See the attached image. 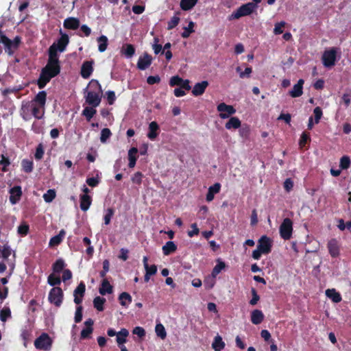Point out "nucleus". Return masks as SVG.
Here are the masks:
<instances>
[{"mask_svg":"<svg viewBox=\"0 0 351 351\" xmlns=\"http://www.w3.org/2000/svg\"><path fill=\"white\" fill-rule=\"evenodd\" d=\"M60 61L47 60V64L44 66L37 80V85L40 89H43L50 82L60 73Z\"/></svg>","mask_w":351,"mask_h":351,"instance_id":"1","label":"nucleus"},{"mask_svg":"<svg viewBox=\"0 0 351 351\" xmlns=\"http://www.w3.org/2000/svg\"><path fill=\"white\" fill-rule=\"evenodd\" d=\"M257 7L258 5L253 2L243 4L230 16L229 19H238L242 16L250 15Z\"/></svg>","mask_w":351,"mask_h":351,"instance_id":"2","label":"nucleus"},{"mask_svg":"<svg viewBox=\"0 0 351 351\" xmlns=\"http://www.w3.org/2000/svg\"><path fill=\"white\" fill-rule=\"evenodd\" d=\"M64 298L62 289L59 287H53L49 293L48 300L51 304L59 307L61 306Z\"/></svg>","mask_w":351,"mask_h":351,"instance_id":"3","label":"nucleus"},{"mask_svg":"<svg viewBox=\"0 0 351 351\" xmlns=\"http://www.w3.org/2000/svg\"><path fill=\"white\" fill-rule=\"evenodd\" d=\"M52 346V340L47 333H42L34 341V346L38 350H49Z\"/></svg>","mask_w":351,"mask_h":351,"instance_id":"4","label":"nucleus"},{"mask_svg":"<svg viewBox=\"0 0 351 351\" xmlns=\"http://www.w3.org/2000/svg\"><path fill=\"white\" fill-rule=\"evenodd\" d=\"M280 235L284 240L291 238L293 232V222L289 218H285L282 221L279 228Z\"/></svg>","mask_w":351,"mask_h":351,"instance_id":"5","label":"nucleus"},{"mask_svg":"<svg viewBox=\"0 0 351 351\" xmlns=\"http://www.w3.org/2000/svg\"><path fill=\"white\" fill-rule=\"evenodd\" d=\"M84 90L86 103L93 108L99 106L101 101L103 93L88 91V87Z\"/></svg>","mask_w":351,"mask_h":351,"instance_id":"6","label":"nucleus"},{"mask_svg":"<svg viewBox=\"0 0 351 351\" xmlns=\"http://www.w3.org/2000/svg\"><path fill=\"white\" fill-rule=\"evenodd\" d=\"M336 50L332 48L326 50L322 55V63L326 67H331L335 65L336 61Z\"/></svg>","mask_w":351,"mask_h":351,"instance_id":"7","label":"nucleus"},{"mask_svg":"<svg viewBox=\"0 0 351 351\" xmlns=\"http://www.w3.org/2000/svg\"><path fill=\"white\" fill-rule=\"evenodd\" d=\"M217 110L219 112L220 118L224 119L229 118L231 115L235 114L236 109L231 105H227L222 102L217 105Z\"/></svg>","mask_w":351,"mask_h":351,"instance_id":"8","label":"nucleus"},{"mask_svg":"<svg viewBox=\"0 0 351 351\" xmlns=\"http://www.w3.org/2000/svg\"><path fill=\"white\" fill-rule=\"evenodd\" d=\"M271 240L266 235L262 236L258 241L257 247L263 252V254H268L271 251Z\"/></svg>","mask_w":351,"mask_h":351,"instance_id":"9","label":"nucleus"},{"mask_svg":"<svg viewBox=\"0 0 351 351\" xmlns=\"http://www.w3.org/2000/svg\"><path fill=\"white\" fill-rule=\"evenodd\" d=\"M86 291V285L81 282L73 291L74 302L79 305L82 302V298Z\"/></svg>","mask_w":351,"mask_h":351,"instance_id":"10","label":"nucleus"},{"mask_svg":"<svg viewBox=\"0 0 351 351\" xmlns=\"http://www.w3.org/2000/svg\"><path fill=\"white\" fill-rule=\"evenodd\" d=\"M93 61H84L81 66L80 75L84 79H88L93 72Z\"/></svg>","mask_w":351,"mask_h":351,"instance_id":"11","label":"nucleus"},{"mask_svg":"<svg viewBox=\"0 0 351 351\" xmlns=\"http://www.w3.org/2000/svg\"><path fill=\"white\" fill-rule=\"evenodd\" d=\"M152 62V57L147 53H145L143 56H141L138 58L137 67L140 70H145L151 65Z\"/></svg>","mask_w":351,"mask_h":351,"instance_id":"12","label":"nucleus"},{"mask_svg":"<svg viewBox=\"0 0 351 351\" xmlns=\"http://www.w3.org/2000/svg\"><path fill=\"white\" fill-rule=\"evenodd\" d=\"M328 252L333 258L337 257L339 255V246L337 239H330L327 244Z\"/></svg>","mask_w":351,"mask_h":351,"instance_id":"13","label":"nucleus"},{"mask_svg":"<svg viewBox=\"0 0 351 351\" xmlns=\"http://www.w3.org/2000/svg\"><path fill=\"white\" fill-rule=\"evenodd\" d=\"M10 202L12 204H16L21 199L22 195L21 187L19 186H15L10 190Z\"/></svg>","mask_w":351,"mask_h":351,"instance_id":"14","label":"nucleus"},{"mask_svg":"<svg viewBox=\"0 0 351 351\" xmlns=\"http://www.w3.org/2000/svg\"><path fill=\"white\" fill-rule=\"evenodd\" d=\"M208 86V82L207 81L196 83L193 88L192 94L195 97L202 95Z\"/></svg>","mask_w":351,"mask_h":351,"instance_id":"15","label":"nucleus"},{"mask_svg":"<svg viewBox=\"0 0 351 351\" xmlns=\"http://www.w3.org/2000/svg\"><path fill=\"white\" fill-rule=\"evenodd\" d=\"M304 83V80L300 79L298 83L295 84L293 88L289 91L291 97L295 98L300 97L303 93V84Z\"/></svg>","mask_w":351,"mask_h":351,"instance_id":"16","label":"nucleus"},{"mask_svg":"<svg viewBox=\"0 0 351 351\" xmlns=\"http://www.w3.org/2000/svg\"><path fill=\"white\" fill-rule=\"evenodd\" d=\"M64 27L68 29L75 30L80 25V20L75 17H69L64 21Z\"/></svg>","mask_w":351,"mask_h":351,"instance_id":"17","label":"nucleus"},{"mask_svg":"<svg viewBox=\"0 0 351 351\" xmlns=\"http://www.w3.org/2000/svg\"><path fill=\"white\" fill-rule=\"evenodd\" d=\"M159 125L156 121H152L149 125V132L147 137L151 140H154L159 133Z\"/></svg>","mask_w":351,"mask_h":351,"instance_id":"18","label":"nucleus"},{"mask_svg":"<svg viewBox=\"0 0 351 351\" xmlns=\"http://www.w3.org/2000/svg\"><path fill=\"white\" fill-rule=\"evenodd\" d=\"M221 189V184L218 182L214 184L208 188L206 199L207 202H211L215 197V194L218 193Z\"/></svg>","mask_w":351,"mask_h":351,"instance_id":"19","label":"nucleus"},{"mask_svg":"<svg viewBox=\"0 0 351 351\" xmlns=\"http://www.w3.org/2000/svg\"><path fill=\"white\" fill-rule=\"evenodd\" d=\"M80 208L83 211L88 210L92 203V197L89 195L83 194L80 197Z\"/></svg>","mask_w":351,"mask_h":351,"instance_id":"20","label":"nucleus"},{"mask_svg":"<svg viewBox=\"0 0 351 351\" xmlns=\"http://www.w3.org/2000/svg\"><path fill=\"white\" fill-rule=\"evenodd\" d=\"M65 234V230L62 229L57 235L51 238L49 243V245L50 247H55L59 245L62 243Z\"/></svg>","mask_w":351,"mask_h":351,"instance_id":"21","label":"nucleus"},{"mask_svg":"<svg viewBox=\"0 0 351 351\" xmlns=\"http://www.w3.org/2000/svg\"><path fill=\"white\" fill-rule=\"evenodd\" d=\"M264 319L263 313L258 309H255L251 313V322L255 325L260 324Z\"/></svg>","mask_w":351,"mask_h":351,"instance_id":"22","label":"nucleus"},{"mask_svg":"<svg viewBox=\"0 0 351 351\" xmlns=\"http://www.w3.org/2000/svg\"><path fill=\"white\" fill-rule=\"evenodd\" d=\"M113 291V287L110 284L108 279H103L101 287H99V292L101 295H105L107 293H112Z\"/></svg>","mask_w":351,"mask_h":351,"instance_id":"23","label":"nucleus"},{"mask_svg":"<svg viewBox=\"0 0 351 351\" xmlns=\"http://www.w3.org/2000/svg\"><path fill=\"white\" fill-rule=\"evenodd\" d=\"M69 43V36L66 34H62L61 35V37L58 40V42L56 44V47H58L60 52H63L66 45Z\"/></svg>","mask_w":351,"mask_h":351,"instance_id":"24","label":"nucleus"},{"mask_svg":"<svg viewBox=\"0 0 351 351\" xmlns=\"http://www.w3.org/2000/svg\"><path fill=\"white\" fill-rule=\"evenodd\" d=\"M241 122L239 119L237 117H232L226 123L225 127L227 130L238 129L241 128Z\"/></svg>","mask_w":351,"mask_h":351,"instance_id":"25","label":"nucleus"},{"mask_svg":"<svg viewBox=\"0 0 351 351\" xmlns=\"http://www.w3.org/2000/svg\"><path fill=\"white\" fill-rule=\"evenodd\" d=\"M164 255L168 256L177 250V245L173 241H167L162 247Z\"/></svg>","mask_w":351,"mask_h":351,"instance_id":"26","label":"nucleus"},{"mask_svg":"<svg viewBox=\"0 0 351 351\" xmlns=\"http://www.w3.org/2000/svg\"><path fill=\"white\" fill-rule=\"evenodd\" d=\"M326 295L335 303L340 302L342 300L340 293L337 292L335 289H327L326 291Z\"/></svg>","mask_w":351,"mask_h":351,"instance_id":"27","label":"nucleus"},{"mask_svg":"<svg viewBox=\"0 0 351 351\" xmlns=\"http://www.w3.org/2000/svg\"><path fill=\"white\" fill-rule=\"evenodd\" d=\"M137 153H138V149L136 147H132L129 150V152H128V160H129L128 166L130 168L134 167L136 162V160H137V156H136Z\"/></svg>","mask_w":351,"mask_h":351,"instance_id":"28","label":"nucleus"},{"mask_svg":"<svg viewBox=\"0 0 351 351\" xmlns=\"http://www.w3.org/2000/svg\"><path fill=\"white\" fill-rule=\"evenodd\" d=\"M59 51L58 47H56V43H53L48 49V60L60 61L58 52Z\"/></svg>","mask_w":351,"mask_h":351,"instance_id":"29","label":"nucleus"},{"mask_svg":"<svg viewBox=\"0 0 351 351\" xmlns=\"http://www.w3.org/2000/svg\"><path fill=\"white\" fill-rule=\"evenodd\" d=\"M117 342L119 346H122L127 341V337L129 335V332L126 328H121V330L117 332Z\"/></svg>","mask_w":351,"mask_h":351,"instance_id":"30","label":"nucleus"},{"mask_svg":"<svg viewBox=\"0 0 351 351\" xmlns=\"http://www.w3.org/2000/svg\"><path fill=\"white\" fill-rule=\"evenodd\" d=\"M21 43V38L19 36H16L14 40H11V45L5 49V52L9 55H12L14 51L17 49Z\"/></svg>","mask_w":351,"mask_h":351,"instance_id":"31","label":"nucleus"},{"mask_svg":"<svg viewBox=\"0 0 351 351\" xmlns=\"http://www.w3.org/2000/svg\"><path fill=\"white\" fill-rule=\"evenodd\" d=\"M88 87H89L88 91L103 93L101 86L97 80H91L88 83Z\"/></svg>","mask_w":351,"mask_h":351,"instance_id":"32","label":"nucleus"},{"mask_svg":"<svg viewBox=\"0 0 351 351\" xmlns=\"http://www.w3.org/2000/svg\"><path fill=\"white\" fill-rule=\"evenodd\" d=\"M47 100V93L45 90L38 92L34 98V101L36 102L42 108H45Z\"/></svg>","mask_w":351,"mask_h":351,"instance_id":"33","label":"nucleus"},{"mask_svg":"<svg viewBox=\"0 0 351 351\" xmlns=\"http://www.w3.org/2000/svg\"><path fill=\"white\" fill-rule=\"evenodd\" d=\"M225 343L223 341L222 338L217 335L215 337L212 343V347L215 351H221L225 348Z\"/></svg>","mask_w":351,"mask_h":351,"instance_id":"34","label":"nucleus"},{"mask_svg":"<svg viewBox=\"0 0 351 351\" xmlns=\"http://www.w3.org/2000/svg\"><path fill=\"white\" fill-rule=\"evenodd\" d=\"M197 1L198 0H181L180 5L182 10L188 11L191 10Z\"/></svg>","mask_w":351,"mask_h":351,"instance_id":"35","label":"nucleus"},{"mask_svg":"<svg viewBox=\"0 0 351 351\" xmlns=\"http://www.w3.org/2000/svg\"><path fill=\"white\" fill-rule=\"evenodd\" d=\"M96 112L97 110H95V108L87 106L82 110V115L86 117L87 121H90Z\"/></svg>","mask_w":351,"mask_h":351,"instance_id":"36","label":"nucleus"},{"mask_svg":"<svg viewBox=\"0 0 351 351\" xmlns=\"http://www.w3.org/2000/svg\"><path fill=\"white\" fill-rule=\"evenodd\" d=\"M122 53L128 58H132L135 53V48L132 44H125L122 49Z\"/></svg>","mask_w":351,"mask_h":351,"instance_id":"37","label":"nucleus"},{"mask_svg":"<svg viewBox=\"0 0 351 351\" xmlns=\"http://www.w3.org/2000/svg\"><path fill=\"white\" fill-rule=\"evenodd\" d=\"M120 304L123 306H128L132 302V297L127 292L121 293L119 296Z\"/></svg>","mask_w":351,"mask_h":351,"instance_id":"38","label":"nucleus"},{"mask_svg":"<svg viewBox=\"0 0 351 351\" xmlns=\"http://www.w3.org/2000/svg\"><path fill=\"white\" fill-rule=\"evenodd\" d=\"M65 265H66L64 260L62 258H58L52 265L53 273L60 274L61 271H64Z\"/></svg>","mask_w":351,"mask_h":351,"instance_id":"39","label":"nucleus"},{"mask_svg":"<svg viewBox=\"0 0 351 351\" xmlns=\"http://www.w3.org/2000/svg\"><path fill=\"white\" fill-rule=\"evenodd\" d=\"M97 42L99 43L98 50L100 52L105 51L106 50V49H107L108 44V38L106 36H104V35H101V36H99L97 38Z\"/></svg>","mask_w":351,"mask_h":351,"instance_id":"40","label":"nucleus"},{"mask_svg":"<svg viewBox=\"0 0 351 351\" xmlns=\"http://www.w3.org/2000/svg\"><path fill=\"white\" fill-rule=\"evenodd\" d=\"M226 267V264L221 260H217V265L213 269L211 275L213 278H215L221 271Z\"/></svg>","mask_w":351,"mask_h":351,"instance_id":"41","label":"nucleus"},{"mask_svg":"<svg viewBox=\"0 0 351 351\" xmlns=\"http://www.w3.org/2000/svg\"><path fill=\"white\" fill-rule=\"evenodd\" d=\"M32 113L36 119H40L44 116L45 108H42L40 106H34L32 110Z\"/></svg>","mask_w":351,"mask_h":351,"instance_id":"42","label":"nucleus"},{"mask_svg":"<svg viewBox=\"0 0 351 351\" xmlns=\"http://www.w3.org/2000/svg\"><path fill=\"white\" fill-rule=\"evenodd\" d=\"M105 302L106 299L99 296L95 297L93 300L94 307L99 311H102L104 310V304Z\"/></svg>","mask_w":351,"mask_h":351,"instance_id":"43","label":"nucleus"},{"mask_svg":"<svg viewBox=\"0 0 351 351\" xmlns=\"http://www.w3.org/2000/svg\"><path fill=\"white\" fill-rule=\"evenodd\" d=\"M155 332L157 336L162 339H165L167 337L166 330L161 323H158L156 325Z\"/></svg>","mask_w":351,"mask_h":351,"instance_id":"44","label":"nucleus"},{"mask_svg":"<svg viewBox=\"0 0 351 351\" xmlns=\"http://www.w3.org/2000/svg\"><path fill=\"white\" fill-rule=\"evenodd\" d=\"M21 166L25 173H30L33 171L34 163L32 160L24 159L21 162Z\"/></svg>","mask_w":351,"mask_h":351,"instance_id":"45","label":"nucleus"},{"mask_svg":"<svg viewBox=\"0 0 351 351\" xmlns=\"http://www.w3.org/2000/svg\"><path fill=\"white\" fill-rule=\"evenodd\" d=\"M47 282L53 287L60 285L61 283V278L60 276H56L54 273L51 274L47 278Z\"/></svg>","mask_w":351,"mask_h":351,"instance_id":"46","label":"nucleus"},{"mask_svg":"<svg viewBox=\"0 0 351 351\" xmlns=\"http://www.w3.org/2000/svg\"><path fill=\"white\" fill-rule=\"evenodd\" d=\"M11 317V310L9 307H3L0 310V320L5 322L8 319Z\"/></svg>","mask_w":351,"mask_h":351,"instance_id":"47","label":"nucleus"},{"mask_svg":"<svg viewBox=\"0 0 351 351\" xmlns=\"http://www.w3.org/2000/svg\"><path fill=\"white\" fill-rule=\"evenodd\" d=\"M56 193L54 189H49L44 195L43 199L47 202H51L56 197Z\"/></svg>","mask_w":351,"mask_h":351,"instance_id":"48","label":"nucleus"},{"mask_svg":"<svg viewBox=\"0 0 351 351\" xmlns=\"http://www.w3.org/2000/svg\"><path fill=\"white\" fill-rule=\"evenodd\" d=\"M193 27H194V23L191 21L189 23L188 27H184V32L181 34L182 37L184 38H186L189 37L190 34L194 32Z\"/></svg>","mask_w":351,"mask_h":351,"instance_id":"49","label":"nucleus"},{"mask_svg":"<svg viewBox=\"0 0 351 351\" xmlns=\"http://www.w3.org/2000/svg\"><path fill=\"white\" fill-rule=\"evenodd\" d=\"M112 132L108 128H104L101 131L100 141L105 143L107 140L111 136Z\"/></svg>","mask_w":351,"mask_h":351,"instance_id":"50","label":"nucleus"},{"mask_svg":"<svg viewBox=\"0 0 351 351\" xmlns=\"http://www.w3.org/2000/svg\"><path fill=\"white\" fill-rule=\"evenodd\" d=\"M180 19L178 16H173L167 23V29L171 30L175 28L179 23Z\"/></svg>","mask_w":351,"mask_h":351,"instance_id":"51","label":"nucleus"},{"mask_svg":"<svg viewBox=\"0 0 351 351\" xmlns=\"http://www.w3.org/2000/svg\"><path fill=\"white\" fill-rule=\"evenodd\" d=\"M350 159L347 156H343L340 159V168L341 169H347L350 166Z\"/></svg>","mask_w":351,"mask_h":351,"instance_id":"52","label":"nucleus"},{"mask_svg":"<svg viewBox=\"0 0 351 351\" xmlns=\"http://www.w3.org/2000/svg\"><path fill=\"white\" fill-rule=\"evenodd\" d=\"M114 210L112 208H108L104 216V224L108 225L110 223L111 218L114 215Z\"/></svg>","mask_w":351,"mask_h":351,"instance_id":"53","label":"nucleus"},{"mask_svg":"<svg viewBox=\"0 0 351 351\" xmlns=\"http://www.w3.org/2000/svg\"><path fill=\"white\" fill-rule=\"evenodd\" d=\"M44 147L42 143L38 145L36 149L34 157L36 160H39L43 158L44 156Z\"/></svg>","mask_w":351,"mask_h":351,"instance_id":"54","label":"nucleus"},{"mask_svg":"<svg viewBox=\"0 0 351 351\" xmlns=\"http://www.w3.org/2000/svg\"><path fill=\"white\" fill-rule=\"evenodd\" d=\"M251 293H252V299L250 300V305H252V306H254L256 305L258 302L260 300V296L258 295V294L257 293V291L255 289V288H252L251 289Z\"/></svg>","mask_w":351,"mask_h":351,"instance_id":"55","label":"nucleus"},{"mask_svg":"<svg viewBox=\"0 0 351 351\" xmlns=\"http://www.w3.org/2000/svg\"><path fill=\"white\" fill-rule=\"evenodd\" d=\"M1 252L2 258L3 259H7L11 255L12 250L8 245L5 244L1 250Z\"/></svg>","mask_w":351,"mask_h":351,"instance_id":"56","label":"nucleus"},{"mask_svg":"<svg viewBox=\"0 0 351 351\" xmlns=\"http://www.w3.org/2000/svg\"><path fill=\"white\" fill-rule=\"evenodd\" d=\"M183 82V79L179 77L178 75L173 76L169 81V85L171 86H180L181 84Z\"/></svg>","mask_w":351,"mask_h":351,"instance_id":"57","label":"nucleus"},{"mask_svg":"<svg viewBox=\"0 0 351 351\" xmlns=\"http://www.w3.org/2000/svg\"><path fill=\"white\" fill-rule=\"evenodd\" d=\"M313 114L315 116V123L317 124L319 123L323 114L322 108L319 106L315 108L313 110Z\"/></svg>","mask_w":351,"mask_h":351,"instance_id":"58","label":"nucleus"},{"mask_svg":"<svg viewBox=\"0 0 351 351\" xmlns=\"http://www.w3.org/2000/svg\"><path fill=\"white\" fill-rule=\"evenodd\" d=\"M29 230V225L22 223L18 227V233L22 236H26Z\"/></svg>","mask_w":351,"mask_h":351,"instance_id":"59","label":"nucleus"},{"mask_svg":"<svg viewBox=\"0 0 351 351\" xmlns=\"http://www.w3.org/2000/svg\"><path fill=\"white\" fill-rule=\"evenodd\" d=\"M107 101L109 105L114 104L115 100H116V95L115 93L113 90H108L106 93Z\"/></svg>","mask_w":351,"mask_h":351,"instance_id":"60","label":"nucleus"},{"mask_svg":"<svg viewBox=\"0 0 351 351\" xmlns=\"http://www.w3.org/2000/svg\"><path fill=\"white\" fill-rule=\"evenodd\" d=\"M93 331V327L84 328L81 331L80 337L81 339H85L90 337V335Z\"/></svg>","mask_w":351,"mask_h":351,"instance_id":"61","label":"nucleus"},{"mask_svg":"<svg viewBox=\"0 0 351 351\" xmlns=\"http://www.w3.org/2000/svg\"><path fill=\"white\" fill-rule=\"evenodd\" d=\"M310 136L306 132H304L300 138L299 145L301 147H303L310 141Z\"/></svg>","mask_w":351,"mask_h":351,"instance_id":"62","label":"nucleus"},{"mask_svg":"<svg viewBox=\"0 0 351 351\" xmlns=\"http://www.w3.org/2000/svg\"><path fill=\"white\" fill-rule=\"evenodd\" d=\"M0 42L3 44L5 49H7V47H9L11 45V40L8 38L1 31H0Z\"/></svg>","mask_w":351,"mask_h":351,"instance_id":"63","label":"nucleus"},{"mask_svg":"<svg viewBox=\"0 0 351 351\" xmlns=\"http://www.w3.org/2000/svg\"><path fill=\"white\" fill-rule=\"evenodd\" d=\"M285 25V22L281 21L275 24L274 33L276 35L281 34L283 32V27Z\"/></svg>","mask_w":351,"mask_h":351,"instance_id":"64","label":"nucleus"}]
</instances>
